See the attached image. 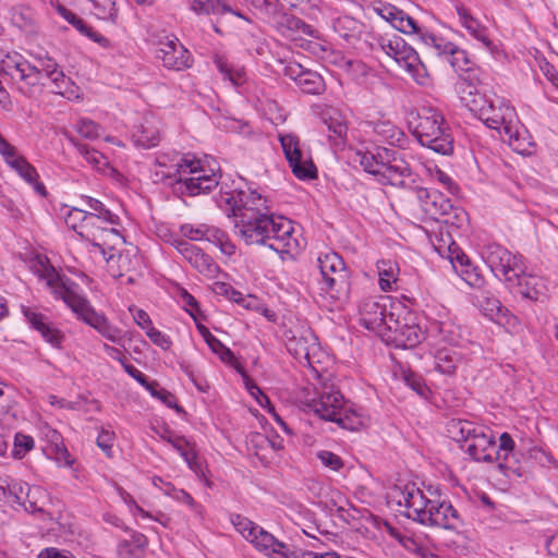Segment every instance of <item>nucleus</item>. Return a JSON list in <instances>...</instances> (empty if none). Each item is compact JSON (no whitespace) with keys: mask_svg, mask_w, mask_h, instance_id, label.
<instances>
[{"mask_svg":"<svg viewBox=\"0 0 558 558\" xmlns=\"http://www.w3.org/2000/svg\"><path fill=\"white\" fill-rule=\"evenodd\" d=\"M207 344L215 354L219 355L221 361L231 362L234 360L233 352L215 336L208 340Z\"/></svg>","mask_w":558,"mask_h":558,"instance_id":"0e129e2a","label":"nucleus"},{"mask_svg":"<svg viewBox=\"0 0 558 558\" xmlns=\"http://www.w3.org/2000/svg\"><path fill=\"white\" fill-rule=\"evenodd\" d=\"M170 244L199 274L214 278L219 272L217 263L198 246L180 238H172Z\"/></svg>","mask_w":558,"mask_h":558,"instance_id":"f3484780","label":"nucleus"},{"mask_svg":"<svg viewBox=\"0 0 558 558\" xmlns=\"http://www.w3.org/2000/svg\"><path fill=\"white\" fill-rule=\"evenodd\" d=\"M374 11L391 25L397 16L401 14V10L390 3H379L374 7Z\"/></svg>","mask_w":558,"mask_h":558,"instance_id":"774afa93","label":"nucleus"},{"mask_svg":"<svg viewBox=\"0 0 558 558\" xmlns=\"http://www.w3.org/2000/svg\"><path fill=\"white\" fill-rule=\"evenodd\" d=\"M271 227H268L266 246L277 253H291L299 247L298 240L293 236V227L290 220L283 217L275 218L271 215Z\"/></svg>","mask_w":558,"mask_h":558,"instance_id":"6ab92c4d","label":"nucleus"},{"mask_svg":"<svg viewBox=\"0 0 558 558\" xmlns=\"http://www.w3.org/2000/svg\"><path fill=\"white\" fill-rule=\"evenodd\" d=\"M280 144L293 174L300 180L317 177V169L311 158L304 156L299 137L294 134L280 135Z\"/></svg>","mask_w":558,"mask_h":558,"instance_id":"2eb2a0df","label":"nucleus"},{"mask_svg":"<svg viewBox=\"0 0 558 558\" xmlns=\"http://www.w3.org/2000/svg\"><path fill=\"white\" fill-rule=\"evenodd\" d=\"M427 39L430 40L429 47L434 48L438 56H446L448 62L454 69L456 72H471L473 62L469 58L465 50L459 48L451 41H446L441 37L429 36Z\"/></svg>","mask_w":558,"mask_h":558,"instance_id":"412c9836","label":"nucleus"},{"mask_svg":"<svg viewBox=\"0 0 558 558\" xmlns=\"http://www.w3.org/2000/svg\"><path fill=\"white\" fill-rule=\"evenodd\" d=\"M545 457V452L538 448H531L527 454L514 449V441L508 433H502L499 437L498 450L495 460L498 461V468L510 480L526 478L533 468V460Z\"/></svg>","mask_w":558,"mask_h":558,"instance_id":"423d86ee","label":"nucleus"},{"mask_svg":"<svg viewBox=\"0 0 558 558\" xmlns=\"http://www.w3.org/2000/svg\"><path fill=\"white\" fill-rule=\"evenodd\" d=\"M155 56L162 61L163 66L175 71L189 69L193 62L190 51L184 48L178 38L160 41Z\"/></svg>","mask_w":558,"mask_h":558,"instance_id":"aec40b11","label":"nucleus"},{"mask_svg":"<svg viewBox=\"0 0 558 558\" xmlns=\"http://www.w3.org/2000/svg\"><path fill=\"white\" fill-rule=\"evenodd\" d=\"M373 132L391 146H402L407 141L404 132L390 121L373 123Z\"/></svg>","mask_w":558,"mask_h":558,"instance_id":"72a5a7b5","label":"nucleus"},{"mask_svg":"<svg viewBox=\"0 0 558 558\" xmlns=\"http://www.w3.org/2000/svg\"><path fill=\"white\" fill-rule=\"evenodd\" d=\"M148 545L147 537L136 531H131L130 539L121 541L118 545L119 558H144Z\"/></svg>","mask_w":558,"mask_h":558,"instance_id":"c756f323","label":"nucleus"},{"mask_svg":"<svg viewBox=\"0 0 558 558\" xmlns=\"http://www.w3.org/2000/svg\"><path fill=\"white\" fill-rule=\"evenodd\" d=\"M343 403V396L339 391H333L322 393L319 398L313 399L308 408L322 420L331 422L340 413Z\"/></svg>","mask_w":558,"mask_h":558,"instance_id":"b1692460","label":"nucleus"},{"mask_svg":"<svg viewBox=\"0 0 558 558\" xmlns=\"http://www.w3.org/2000/svg\"><path fill=\"white\" fill-rule=\"evenodd\" d=\"M475 304L490 320L499 322L508 313L501 302L488 292H481L475 296Z\"/></svg>","mask_w":558,"mask_h":558,"instance_id":"7c9ffc66","label":"nucleus"},{"mask_svg":"<svg viewBox=\"0 0 558 558\" xmlns=\"http://www.w3.org/2000/svg\"><path fill=\"white\" fill-rule=\"evenodd\" d=\"M291 337L287 338V350L303 366L318 373V365L323 363L325 353L318 343V338L311 328H298L290 330Z\"/></svg>","mask_w":558,"mask_h":558,"instance_id":"1a4fd4ad","label":"nucleus"},{"mask_svg":"<svg viewBox=\"0 0 558 558\" xmlns=\"http://www.w3.org/2000/svg\"><path fill=\"white\" fill-rule=\"evenodd\" d=\"M392 26L401 33L417 35L426 46L430 45V40L427 39V37L435 36L434 34L428 33L425 28L418 26L417 22L410 15L405 14L402 10L401 14L397 16V20H395Z\"/></svg>","mask_w":558,"mask_h":558,"instance_id":"c9c22d12","label":"nucleus"},{"mask_svg":"<svg viewBox=\"0 0 558 558\" xmlns=\"http://www.w3.org/2000/svg\"><path fill=\"white\" fill-rule=\"evenodd\" d=\"M430 332H433L436 337L444 342H452L454 340L452 326L449 323H434L430 326Z\"/></svg>","mask_w":558,"mask_h":558,"instance_id":"338daca9","label":"nucleus"},{"mask_svg":"<svg viewBox=\"0 0 558 558\" xmlns=\"http://www.w3.org/2000/svg\"><path fill=\"white\" fill-rule=\"evenodd\" d=\"M458 354L451 349L438 350L435 355V369L444 375H452L456 372Z\"/></svg>","mask_w":558,"mask_h":558,"instance_id":"8fccbe9b","label":"nucleus"},{"mask_svg":"<svg viewBox=\"0 0 558 558\" xmlns=\"http://www.w3.org/2000/svg\"><path fill=\"white\" fill-rule=\"evenodd\" d=\"M401 494L402 500H399V505H403L407 508V517L423 524L433 500L426 498L423 492L415 488L414 485L412 487L407 486Z\"/></svg>","mask_w":558,"mask_h":558,"instance_id":"5701e85b","label":"nucleus"},{"mask_svg":"<svg viewBox=\"0 0 558 558\" xmlns=\"http://www.w3.org/2000/svg\"><path fill=\"white\" fill-rule=\"evenodd\" d=\"M423 524L458 531L463 526V520L450 501L435 499L428 508Z\"/></svg>","mask_w":558,"mask_h":558,"instance_id":"a211bd4d","label":"nucleus"},{"mask_svg":"<svg viewBox=\"0 0 558 558\" xmlns=\"http://www.w3.org/2000/svg\"><path fill=\"white\" fill-rule=\"evenodd\" d=\"M377 270L379 276V287L383 291L392 290V286L397 281L399 267L397 263L390 259L377 262Z\"/></svg>","mask_w":558,"mask_h":558,"instance_id":"37998d69","label":"nucleus"},{"mask_svg":"<svg viewBox=\"0 0 558 558\" xmlns=\"http://www.w3.org/2000/svg\"><path fill=\"white\" fill-rule=\"evenodd\" d=\"M448 436L460 444L471 459L477 462L495 460L498 447L492 434L483 425L469 420L452 418L447 423Z\"/></svg>","mask_w":558,"mask_h":558,"instance_id":"f03ea898","label":"nucleus"},{"mask_svg":"<svg viewBox=\"0 0 558 558\" xmlns=\"http://www.w3.org/2000/svg\"><path fill=\"white\" fill-rule=\"evenodd\" d=\"M391 536L396 538L402 547H404L408 551L414 553L422 558H438L437 556L428 553L427 548L422 546L412 535L408 533H402L397 530H391Z\"/></svg>","mask_w":558,"mask_h":558,"instance_id":"09e8293b","label":"nucleus"},{"mask_svg":"<svg viewBox=\"0 0 558 558\" xmlns=\"http://www.w3.org/2000/svg\"><path fill=\"white\" fill-rule=\"evenodd\" d=\"M204 232H205V240L219 246L220 251L223 254L229 255V256L234 254L235 246L230 241L228 234L225 231H222L216 227L207 226V229H204Z\"/></svg>","mask_w":558,"mask_h":558,"instance_id":"de8ad7c7","label":"nucleus"},{"mask_svg":"<svg viewBox=\"0 0 558 558\" xmlns=\"http://www.w3.org/2000/svg\"><path fill=\"white\" fill-rule=\"evenodd\" d=\"M320 279H318L320 295L340 305L348 302L351 291L350 271L342 257L328 252L317 258Z\"/></svg>","mask_w":558,"mask_h":558,"instance_id":"20e7f679","label":"nucleus"},{"mask_svg":"<svg viewBox=\"0 0 558 558\" xmlns=\"http://www.w3.org/2000/svg\"><path fill=\"white\" fill-rule=\"evenodd\" d=\"M177 183L181 184L182 193H186L191 196L199 194H207L214 187L218 185L216 174L207 175L201 173L197 177L182 179L181 177L177 180Z\"/></svg>","mask_w":558,"mask_h":558,"instance_id":"cd10ccee","label":"nucleus"},{"mask_svg":"<svg viewBox=\"0 0 558 558\" xmlns=\"http://www.w3.org/2000/svg\"><path fill=\"white\" fill-rule=\"evenodd\" d=\"M90 218H93V216L87 215L86 210L73 207L69 210L64 220L65 223L77 233V231H80V226L85 223L86 219Z\"/></svg>","mask_w":558,"mask_h":558,"instance_id":"bf43d9fd","label":"nucleus"},{"mask_svg":"<svg viewBox=\"0 0 558 558\" xmlns=\"http://www.w3.org/2000/svg\"><path fill=\"white\" fill-rule=\"evenodd\" d=\"M231 523L234 525L235 530L240 532L244 538L247 541L254 534L255 530L258 527L253 521L243 517L242 514H231L230 517Z\"/></svg>","mask_w":558,"mask_h":558,"instance_id":"6e6d98bb","label":"nucleus"},{"mask_svg":"<svg viewBox=\"0 0 558 558\" xmlns=\"http://www.w3.org/2000/svg\"><path fill=\"white\" fill-rule=\"evenodd\" d=\"M59 15L62 16L69 24H71L74 28H76L82 35L87 36L92 40L106 44L108 39L95 32L90 26H88L81 17H78L75 13L70 11L66 8H59Z\"/></svg>","mask_w":558,"mask_h":558,"instance_id":"4c0bfd02","label":"nucleus"},{"mask_svg":"<svg viewBox=\"0 0 558 558\" xmlns=\"http://www.w3.org/2000/svg\"><path fill=\"white\" fill-rule=\"evenodd\" d=\"M388 341L396 348L412 349L418 345L425 335L414 323L412 314L408 313L402 319L399 313H391L388 318Z\"/></svg>","mask_w":558,"mask_h":558,"instance_id":"9b49d317","label":"nucleus"},{"mask_svg":"<svg viewBox=\"0 0 558 558\" xmlns=\"http://www.w3.org/2000/svg\"><path fill=\"white\" fill-rule=\"evenodd\" d=\"M11 168L15 170L23 180L31 184L37 194L46 196L47 191L45 185L38 181L39 175L37 170L26 160L25 157L17 159Z\"/></svg>","mask_w":558,"mask_h":558,"instance_id":"f704fd0d","label":"nucleus"},{"mask_svg":"<svg viewBox=\"0 0 558 558\" xmlns=\"http://www.w3.org/2000/svg\"><path fill=\"white\" fill-rule=\"evenodd\" d=\"M256 549L268 556L276 557L286 545L274 537L270 533L258 526L248 539Z\"/></svg>","mask_w":558,"mask_h":558,"instance_id":"2f4dec72","label":"nucleus"},{"mask_svg":"<svg viewBox=\"0 0 558 558\" xmlns=\"http://www.w3.org/2000/svg\"><path fill=\"white\" fill-rule=\"evenodd\" d=\"M468 88L470 98L462 96V101L472 112L478 114V118L488 128L497 130L501 134L505 132V126L513 124V118L515 117L514 108L506 105L502 99H497L496 101L487 99L471 85Z\"/></svg>","mask_w":558,"mask_h":558,"instance_id":"0eeeda50","label":"nucleus"},{"mask_svg":"<svg viewBox=\"0 0 558 558\" xmlns=\"http://www.w3.org/2000/svg\"><path fill=\"white\" fill-rule=\"evenodd\" d=\"M132 137L137 147L145 149L156 147L161 140L158 122L153 118H145L144 122L137 126Z\"/></svg>","mask_w":558,"mask_h":558,"instance_id":"a878e982","label":"nucleus"},{"mask_svg":"<svg viewBox=\"0 0 558 558\" xmlns=\"http://www.w3.org/2000/svg\"><path fill=\"white\" fill-rule=\"evenodd\" d=\"M484 259L495 277L504 280L512 293L533 302L546 299L548 293L546 280L543 277L526 274L522 256L513 255L499 244H490L485 250Z\"/></svg>","mask_w":558,"mask_h":558,"instance_id":"f257e3e1","label":"nucleus"},{"mask_svg":"<svg viewBox=\"0 0 558 558\" xmlns=\"http://www.w3.org/2000/svg\"><path fill=\"white\" fill-rule=\"evenodd\" d=\"M415 195L421 209L432 219L453 225L452 219L465 215L462 208L454 206L449 197L437 190L418 187Z\"/></svg>","mask_w":558,"mask_h":558,"instance_id":"9d476101","label":"nucleus"},{"mask_svg":"<svg viewBox=\"0 0 558 558\" xmlns=\"http://www.w3.org/2000/svg\"><path fill=\"white\" fill-rule=\"evenodd\" d=\"M0 155L8 163V166L12 167L17 159H21L23 156L20 155L16 148L11 145L0 133Z\"/></svg>","mask_w":558,"mask_h":558,"instance_id":"680f3d73","label":"nucleus"},{"mask_svg":"<svg viewBox=\"0 0 558 558\" xmlns=\"http://www.w3.org/2000/svg\"><path fill=\"white\" fill-rule=\"evenodd\" d=\"M359 163L368 173L381 175V181L395 186H403L404 179L412 171L403 154L396 148L376 146L374 149L359 151Z\"/></svg>","mask_w":558,"mask_h":558,"instance_id":"7ed1b4c3","label":"nucleus"},{"mask_svg":"<svg viewBox=\"0 0 558 558\" xmlns=\"http://www.w3.org/2000/svg\"><path fill=\"white\" fill-rule=\"evenodd\" d=\"M290 76L305 94L318 95L325 89L324 78L310 70H303L300 65L296 69L290 68Z\"/></svg>","mask_w":558,"mask_h":558,"instance_id":"393cba45","label":"nucleus"},{"mask_svg":"<svg viewBox=\"0 0 558 558\" xmlns=\"http://www.w3.org/2000/svg\"><path fill=\"white\" fill-rule=\"evenodd\" d=\"M101 220H98L97 217L93 216L90 219H86L85 223L80 226V231H77V235L87 241H92L95 245V241L101 238L105 233H110L116 236H119L120 233L117 229L104 227L100 225Z\"/></svg>","mask_w":558,"mask_h":558,"instance_id":"e433bc0d","label":"nucleus"},{"mask_svg":"<svg viewBox=\"0 0 558 558\" xmlns=\"http://www.w3.org/2000/svg\"><path fill=\"white\" fill-rule=\"evenodd\" d=\"M502 134L505 135L504 141H508L513 150L519 154L530 153L529 148L532 146V143L527 136L521 134L515 123L505 126V132Z\"/></svg>","mask_w":558,"mask_h":558,"instance_id":"c03bdc74","label":"nucleus"},{"mask_svg":"<svg viewBox=\"0 0 558 558\" xmlns=\"http://www.w3.org/2000/svg\"><path fill=\"white\" fill-rule=\"evenodd\" d=\"M245 196V191L242 190H233L227 191L222 187L219 193L215 196V202L217 206L228 216L235 217L236 220L240 218V213L242 210L241 202Z\"/></svg>","mask_w":558,"mask_h":558,"instance_id":"c85d7f7f","label":"nucleus"},{"mask_svg":"<svg viewBox=\"0 0 558 558\" xmlns=\"http://www.w3.org/2000/svg\"><path fill=\"white\" fill-rule=\"evenodd\" d=\"M331 422L337 423L341 428L348 430H359L364 425L362 413L353 409L351 405L343 403L340 413L336 415Z\"/></svg>","mask_w":558,"mask_h":558,"instance_id":"58836bf2","label":"nucleus"},{"mask_svg":"<svg viewBox=\"0 0 558 558\" xmlns=\"http://www.w3.org/2000/svg\"><path fill=\"white\" fill-rule=\"evenodd\" d=\"M69 142L77 149L78 154L95 169L101 170L107 166L106 157L98 150L86 144L80 143L74 136L68 135Z\"/></svg>","mask_w":558,"mask_h":558,"instance_id":"a19ab883","label":"nucleus"},{"mask_svg":"<svg viewBox=\"0 0 558 558\" xmlns=\"http://www.w3.org/2000/svg\"><path fill=\"white\" fill-rule=\"evenodd\" d=\"M35 60L36 63L33 64V68L36 69L37 82L34 84V94L44 85L41 83L43 75L50 80L53 93L66 97L73 94L74 84L72 80L65 76L62 68L53 58L45 54L36 57Z\"/></svg>","mask_w":558,"mask_h":558,"instance_id":"f8f14e48","label":"nucleus"},{"mask_svg":"<svg viewBox=\"0 0 558 558\" xmlns=\"http://www.w3.org/2000/svg\"><path fill=\"white\" fill-rule=\"evenodd\" d=\"M323 124L328 131L329 140H333L336 145L343 144L347 137L348 126L343 119L337 116H329L323 119Z\"/></svg>","mask_w":558,"mask_h":558,"instance_id":"49530a36","label":"nucleus"},{"mask_svg":"<svg viewBox=\"0 0 558 558\" xmlns=\"http://www.w3.org/2000/svg\"><path fill=\"white\" fill-rule=\"evenodd\" d=\"M214 63L218 71L223 75V78L229 80L233 85H241L245 81L244 70L241 68H233L225 56L215 54Z\"/></svg>","mask_w":558,"mask_h":558,"instance_id":"a18cd8bd","label":"nucleus"},{"mask_svg":"<svg viewBox=\"0 0 558 558\" xmlns=\"http://www.w3.org/2000/svg\"><path fill=\"white\" fill-rule=\"evenodd\" d=\"M461 24L468 29L471 36L481 41L486 49H492V41L489 39L486 27H484L476 19H474L465 8L460 7L457 9Z\"/></svg>","mask_w":558,"mask_h":558,"instance_id":"473e14b6","label":"nucleus"},{"mask_svg":"<svg viewBox=\"0 0 558 558\" xmlns=\"http://www.w3.org/2000/svg\"><path fill=\"white\" fill-rule=\"evenodd\" d=\"M75 130L81 136L87 140H95L99 136V125L88 119L77 121Z\"/></svg>","mask_w":558,"mask_h":558,"instance_id":"052dcab7","label":"nucleus"},{"mask_svg":"<svg viewBox=\"0 0 558 558\" xmlns=\"http://www.w3.org/2000/svg\"><path fill=\"white\" fill-rule=\"evenodd\" d=\"M174 171L168 173V178H174L177 174L181 175L182 173H190V174H201L203 173V170L199 169V161L194 159H186L182 158L180 162L175 163L173 166Z\"/></svg>","mask_w":558,"mask_h":558,"instance_id":"13d9d810","label":"nucleus"},{"mask_svg":"<svg viewBox=\"0 0 558 558\" xmlns=\"http://www.w3.org/2000/svg\"><path fill=\"white\" fill-rule=\"evenodd\" d=\"M82 201L88 206L92 211H87V215L97 217L104 223L111 226H118L120 223L119 217L111 213L106 206L98 199L90 196H83Z\"/></svg>","mask_w":558,"mask_h":558,"instance_id":"79ce46f5","label":"nucleus"},{"mask_svg":"<svg viewBox=\"0 0 558 558\" xmlns=\"http://www.w3.org/2000/svg\"><path fill=\"white\" fill-rule=\"evenodd\" d=\"M391 300L387 296L366 299L360 306L361 322L369 330L383 332L388 330V318L397 313Z\"/></svg>","mask_w":558,"mask_h":558,"instance_id":"4468645a","label":"nucleus"},{"mask_svg":"<svg viewBox=\"0 0 558 558\" xmlns=\"http://www.w3.org/2000/svg\"><path fill=\"white\" fill-rule=\"evenodd\" d=\"M47 283L52 288L56 298L63 302L81 318L84 323L98 330L107 317L97 313L89 304L88 300L77 294L73 287L75 286L69 279L63 280L54 269L48 274Z\"/></svg>","mask_w":558,"mask_h":558,"instance_id":"6e6552de","label":"nucleus"},{"mask_svg":"<svg viewBox=\"0 0 558 558\" xmlns=\"http://www.w3.org/2000/svg\"><path fill=\"white\" fill-rule=\"evenodd\" d=\"M271 215L268 214H240L235 220L236 234L247 244L266 245L268 227H271Z\"/></svg>","mask_w":558,"mask_h":558,"instance_id":"ddd939ff","label":"nucleus"},{"mask_svg":"<svg viewBox=\"0 0 558 558\" xmlns=\"http://www.w3.org/2000/svg\"><path fill=\"white\" fill-rule=\"evenodd\" d=\"M240 205L242 207L240 214H267L266 211L268 210L266 199L256 191L245 192V196Z\"/></svg>","mask_w":558,"mask_h":558,"instance_id":"3c124183","label":"nucleus"},{"mask_svg":"<svg viewBox=\"0 0 558 558\" xmlns=\"http://www.w3.org/2000/svg\"><path fill=\"white\" fill-rule=\"evenodd\" d=\"M405 384L421 397H426L429 391L422 376L413 372L404 373Z\"/></svg>","mask_w":558,"mask_h":558,"instance_id":"e2e57ef3","label":"nucleus"},{"mask_svg":"<svg viewBox=\"0 0 558 558\" xmlns=\"http://www.w3.org/2000/svg\"><path fill=\"white\" fill-rule=\"evenodd\" d=\"M34 438L23 433H16L14 436V448L12 456L15 459H22L25 454L34 448Z\"/></svg>","mask_w":558,"mask_h":558,"instance_id":"5fc2aeb1","label":"nucleus"},{"mask_svg":"<svg viewBox=\"0 0 558 558\" xmlns=\"http://www.w3.org/2000/svg\"><path fill=\"white\" fill-rule=\"evenodd\" d=\"M317 457L326 468L332 471H339L343 466L341 458L331 451L322 450L317 453Z\"/></svg>","mask_w":558,"mask_h":558,"instance_id":"69168bd1","label":"nucleus"},{"mask_svg":"<svg viewBox=\"0 0 558 558\" xmlns=\"http://www.w3.org/2000/svg\"><path fill=\"white\" fill-rule=\"evenodd\" d=\"M395 61L403 66L420 84H423L418 77L424 76L421 71L425 72V65L415 49L408 45L403 38Z\"/></svg>","mask_w":558,"mask_h":558,"instance_id":"bb28decb","label":"nucleus"},{"mask_svg":"<svg viewBox=\"0 0 558 558\" xmlns=\"http://www.w3.org/2000/svg\"><path fill=\"white\" fill-rule=\"evenodd\" d=\"M149 393L159 399L168 408L175 409L177 412H183V409L177 404L175 397L163 388H159V384L156 380L149 381V385L145 387Z\"/></svg>","mask_w":558,"mask_h":558,"instance_id":"603ef678","label":"nucleus"},{"mask_svg":"<svg viewBox=\"0 0 558 558\" xmlns=\"http://www.w3.org/2000/svg\"><path fill=\"white\" fill-rule=\"evenodd\" d=\"M413 135L422 146L449 156L453 153V136L444 116L434 108H424L417 116Z\"/></svg>","mask_w":558,"mask_h":558,"instance_id":"39448f33","label":"nucleus"},{"mask_svg":"<svg viewBox=\"0 0 558 558\" xmlns=\"http://www.w3.org/2000/svg\"><path fill=\"white\" fill-rule=\"evenodd\" d=\"M191 9L197 14H219L227 10L218 0H193Z\"/></svg>","mask_w":558,"mask_h":558,"instance_id":"864d4df0","label":"nucleus"},{"mask_svg":"<svg viewBox=\"0 0 558 558\" xmlns=\"http://www.w3.org/2000/svg\"><path fill=\"white\" fill-rule=\"evenodd\" d=\"M2 71L13 81L20 83L19 89L25 96H34V84L37 82L36 69L23 56L8 54L2 60Z\"/></svg>","mask_w":558,"mask_h":558,"instance_id":"dca6fc26","label":"nucleus"},{"mask_svg":"<svg viewBox=\"0 0 558 558\" xmlns=\"http://www.w3.org/2000/svg\"><path fill=\"white\" fill-rule=\"evenodd\" d=\"M286 25L291 31L301 32L304 35L317 38L318 31L296 16L284 15Z\"/></svg>","mask_w":558,"mask_h":558,"instance_id":"4d7b16f0","label":"nucleus"},{"mask_svg":"<svg viewBox=\"0 0 558 558\" xmlns=\"http://www.w3.org/2000/svg\"><path fill=\"white\" fill-rule=\"evenodd\" d=\"M24 501L21 507L29 513H41L44 512L45 501L47 499L46 490L40 486H31L26 488Z\"/></svg>","mask_w":558,"mask_h":558,"instance_id":"ea45409f","label":"nucleus"},{"mask_svg":"<svg viewBox=\"0 0 558 558\" xmlns=\"http://www.w3.org/2000/svg\"><path fill=\"white\" fill-rule=\"evenodd\" d=\"M22 312L32 328L37 330L48 343L54 348H61L64 335L49 322L48 317L32 307L23 306Z\"/></svg>","mask_w":558,"mask_h":558,"instance_id":"4be33fe9","label":"nucleus"}]
</instances>
